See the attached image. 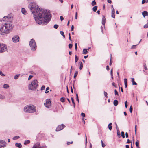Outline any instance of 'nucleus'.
<instances>
[{
	"label": "nucleus",
	"mask_w": 148,
	"mask_h": 148,
	"mask_svg": "<svg viewBox=\"0 0 148 148\" xmlns=\"http://www.w3.org/2000/svg\"><path fill=\"white\" fill-rule=\"evenodd\" d=\"M29 8L33 14L36 21L38 24L46 25L51 20V15L50 12L39 8L35 3L29 4Z\"/></svg>",
	"instance_id": "f257e3e1"
},
{
	"label": "nucleus",
	"mask_w": 148,
	"mask_h": 148,
	"mask_svg": "<svg viewBox=\"0 0 148 148\" xmlns=\"http://www.w3.org/2000/svg\"><path fill=\"white\" fill-rule=\"evenodd\" d=\"M24 110L26 112L32 113L36 112V108L34 105H27L24 107Z\"/></svg>",
	"instance_id": "f03ea898"
},
{
	"label": "nucleus",
	"mask_w": 148,
	"mask_h": 148,
	"mask_svg": "<svg viewBox=\"0 0 148 148\" xmlns=\"http://www.w3.org/2000/svg\"><path fill=\"white\" fill-rule=\"evenodd\" d=\"M38 86V82L36 79L33 81L28 86V88L29 90H35Z\"/></svg>",
	"instance_id": "7ed1b4c3"
},
{
	"label": "nucleus",
	"mask_w": 148,
	"mask_h": 148,
	"mask_svg": "<svg viewBox=\"0 0 148 148\" xmlns=\"http://www.w3.org/2000/svg\"><path fill=\"white\" fill-rule=\"evenodd\" d=\"M29 45L32 51H34L36 49L37 47L36 44L33 39H31L29 41Z\"/></svg>",
	"instance_id": "20e7f679"
},
{
	"label": "nucleus",
	"mask_w": 148,
	"mask_h": 148,
	"mask_svg": "<svg viewBox=\"0 0 148 148\" xmlns=\"http://www.w3.org/2000/svg\"><path fill=\"white\" fill-rule=\"evenodd\" d=\"M4 25L7 30L6 32L9 33L12 29L13 26L11 23H5Z\"/></svg>",
	"instance_id": "39448f33"
},
{
	"label": "nucleus",
	"mask_w": 148,
	"mask_h": 148,
	"mask_svg": "<svg viewBox=\"0 0 148 148\" xmlns=\"http://www.w3.org/2000/svg\"><path fill=\"white\" fill-rule=\"evenodd\" d=\"M7 50V45L5 44L0 43V53H3Z\"/></svg>",
	"instance_id": "423d86ee"
},
{
	"label": "nucleus",
	"mask_w": 148,
	"mask_h": 148,
	"mask_svg": "<svg viewBox=\"0 0 148 148\" xmlns=\"http://www.w3.org/2000/svg\"><path fill=\"white\" fill-rule=\"evenodd\" d=\"M7 29L6 28L5 25H3L0 28V34L4 35L8 34V32H6Z\"/></svg>",
	"instance_id": "0eeeda50"
},
{
	"label": "nucleus",
	"mask_w": 148,
	"mask_h": 148,
	"mask_svg": "<svg viewBox=\"0 0 148 148\" xmlns=\"http://www.w3.org/2000/svg\"><path fill=\"white\" fill-rule=\"evenodd\" d=\"M51 101L49 99H47L44 103L45 106L47 108H49L51 106Z\"/></svg>",
	"instance_id": "6e6552de"
},
{
	"label": "nucleus",
	"mask_w": 148,
	"mask_h": 148,
	"mask_svg": "<svg viewBox=\"0 0 148 148\" xmlns=\"http://www.w3.org/2000/svg\"><path fill=\"white\" fill-rule=\"evenodd\" d=\"M13 42L14 43H16L19 41V37L17 36H14L12 38Z\"/></svg>",
	"instance_id": "1a4fd4ad"
},
{
	"label": "nucleus",
	"mask_w": 148,
	"mask_h": 148,
	"mask_svg": "<svg viewBox=\"0 0 148 148\" xmlns=\"http://www.w3.org/2000/svg\"><path fill=\"white\" fill-rule=\"evenodd\" d=\"M46 147H41L39 142L37 143L34 145L32 148H46Z\"/></svg>",
	"instance_id": "9d476101"
},
{
	"label": "nucleus",
	"mask_w": 148,
	"mask_h": 148,
	"mask_svg": "<svg viewBox=\"0 0 148 148\" xmlns=\"http://www.w3.org/2000/svg\"><path fill=\"white\" fill-rule=\"evenodd\" d=\"M11 17L10 15H8L7 16H4L3 18V20L4 21H10L11 19Z\"/></svg>",
	"instance_id": "9b49d317"
},
{
	"label": "nucleus",
	"mask_w": 148,
	"mask_h": 148,
	"mask_svg": "<svg viewBox=\"0 0 148 148\" xmlns=\"http://www.w3.org/2000/svg\"><path fill=\"white\" fill-rule=\"evenodd\" d=\"M65 127V126L63 124H62L60 125H59L58 127H57L56 131H60L62 129H63Z\"/></svg>",
	"instance_id": "f8f14e48"
},
{
	"label": "nucleus",
	"mask_w": 148,
	"mask_h": 148,
	"mask_svg": "<svg viewBox=\"0 0 148 148\" xmlns=\"http://www.w3.org/2000/svg\"><path fill=\"white\" fill-rule=\"evenodd\" d=\"M6 143L5 141L0 140V148L2 147H4Z\"/></svg>",
	"instance_id": "ddd939ff"
},
{
	"label": "nucleus",
	"mask_w": 148,
	"mask_h": 148,
	"mask_svg": "<svg viewBox=\"0 0 148 148\" xmlns=\"http://www.w3.org/2000/svg\"><path fill=\"white\" fill-rule=\"evenodd\" d=\"M111 16L113 18H115V11L113 8V6H112V8Z\"/></svg>",
	"instance_id": "4468645a"
},
{
	"label": "nucleus",
	"mask_w": 148,
	"mask_h": 148,
	"mask_svg": "<svg viewBox=\"0 0 148 148\" xmlns=\"http://www.w3.org/2000/svg\"><path fill=\"white\" fill-rule=\"evenodd\" d=\"M21 12L24 15H26L27 14V12L26 10L24 8H22Z\"/></svg>",
	"instance_id": "2eb2a0df"
},
{
	"label": "nucleus",
	"mask_w": 148,
	"mask_h": 148,
	"mask_svg": "<svg viewBox=\"0 0 148 148\" xmlns=\"http://www.w3.org/2000/svg\"><path fill=\"white\" fill-rule=\"evenodd\" d=\"M105 20L106 18L104 16H103V18H102V24L104 25L105 24Z\"/></svg>",
	"instance_id": "dca6fc26"
},
{
	"label": "nucleus",
	"mask_w": 148,
	"mask_h": 148,
	"mask_svg": "<svg viewBox=\"0 0 148 148\" xmlns=\"http://www.w3.org/2000/svg\"><path fill=\"white\" fill-rule=\"evenodd\" d=\"M142 14L144 17L147 15V11H144L142 12Z\"/></svg>",
	"instance_id": "f3484780"
},
{
	"label": "nucleus",
	"mask_w": 148,
	"mask_h": 148,
	"mask_svg": "<svg viewBox=\"0 0 148 148\" xmlns=\"http://www.w3.org/2000/svg\"><path fill=\"white\" fill-rule=\"evenodd\" d=\"M16 146L18 147L19 148H21L22 145L20 143H16L15 144Z\"/></svg>",
	"instance_id": "a211bd4d"
},
{
	"label": "nucleus",
	"mask_w": 148,
	"mask_h": 148,
	"mask_svg": "<svg viewBox=\"0 0 148 148\" xmlns=\"http://www.w3.org/2000/svg\"><path fill=\"white\" fill-rule=\"evenodd\" d=\"M118 102L117 100L116 99L114 100L113 104L115 106H116L118 104Z\"/></svg>",
	"instance_id": "6ab92c4d"
},
{
	"label": "nucleus",
	"mask_w": 148,
	"mask_h": 148,
	"mask_svg": "<svg viewBox=\"0 0 148 148\" xmlns=\"http://www.w3.org/2000/svg\"><path fill=\"white\" fill-rule=\"evenodd\" d=\"M117 135L118 136V137L119 138H120L121 137V134L120 133L119 130V129H117Z\"/></svg>",
	"instance_id": "aec40b11"
},
{
	"label": "nucleus",
	"mask_w": 148,
	"mask_h": 148,
	"mask_svg": "<svg viewBox=\"0 0 148 148\" xmlns=\"http://www.w3.org/2000/svg\"><path fill=\"white\" fill-rule=\"evenodd\" d=\"M9 86L8 84H5L3 85V88H5V89H8L9 88Z\"/></svg>",
	"instance_id": "412c9836"
},
{
	"label": "nucleus",
	"mask_w": 148,
	"mask_h": 148,
	"mask_svg": "<svg viewBox=\"0 0 148 148\" xmlns=\"http://www.w3.org/2000/svg\"><path fill=\"white\" fill-rule=\"evenodd\" d=\"M132 82L133 85H137V84L135 82L134 79V78H132Z\"/></svg>",
	"instance_id": "4be33fe9"
},
{
	"label": "nucleus",
	"mask_w": 148,
	"mask_h": 148,
	"mask_svg": "<svg viewBox=\"0 0 148 148\" xmlns=\"http://www.w3.org/2000/svg\"><path fill=\"white\" fill-rule=\"evenodd\" d=\"M88 52L87 49H84L83 50V54H86Z\"/></svg>",
	"instance_id": "5701e85b"
},
{
	"label": "nucleus",
	"mask_w": 148,
	"mask_h": 148,
	"mask_svg": "<svg viewBox=\"0 0 148 148\" xmlns=\"http://www.w3.org/2000/svg\"><path fill=\"white\" fill-rule=\"evenodd\" d=\"M71 101H72V103L73 104V106L74 108L75 107V103L74 102V99H73V97H71Z\"/></svg>",
	"instance_id": "b1692460"
},
{
	"label": "nucleus",
	"mask_w": 148,
	"mask_h": 148,
	"mask_svg": "<svg viewBox=\"0 0 148 148\" xmlns=\"http://www.w3.org/2000/svg\"><path fill=\"white\" fill-rule=\"evenodd\" d=\"M97 8V6H94L92 8V10L94 12H95L96 11Z\"/></svg>",
	"instance_id": "393cba45"
},
{
	"label": "nucleus",
	"mask_w": 148,
	"mask_h": 148,
	"mask_svg": "<svg viewBox=\"0 0 148 148\" xmlns=\"http://www.w3.org/2000/svg\"><path fill=\"white\" fill-rule=\"evenodd\" d=\"M135 144H136V146L137 147H139V141L138 140H137L136 141V142L135 143Z\"/></svg>",
	"instance_id": "a878e982"
},
{
	"label": "nucleus",
	"mask_w": 148,
	"mask_h": 148,
	"mask_svg": "<svg viewBox=\"0 0 148 148\" xmlns=\"http://www.w3.org/2000/svg\"><path fill=\"white\" fill-rule=\"evenodd\" d=\"M20 74H18L16 75H15L14 76V79H18V77H19L20 75Z\"/></svg>",
	"instance_id": "bb28decb"
},
{
	"label": "nucleus",
	"mask_w": 148,
	"mask_h": 148,
	"mask_svg": "<svg viewBox=\"0 0 148 148\" xmlns=\"http://www.w3.org/2000/svg\"><path fill=\"white\" fill-rule=\"evenodd\" d=\"M30 141L29 140H26L24 142V144L26 145V144H29L30 143Z\"/></svg>",
	"instance_id": "cd10ccee"
},
{
	"label": "nucleus",
	"mask_w": 148,
	"mask_h": 148,
	"mask_svg": "<svg viewBox=\"0 0 148 148\" xmlns=\"http://www.w3.org/2000/svg\"><path fill=\"white\" fill-rule=\"evenodd\" d=\"M80 67H79V69L80 70H81L83 68V64L82 62H81L80 63Z\"/></svg>",
	"instance_id": "c85d7f7f"
},
{
	"label": "nucleus",
	"mask_w": 148,
	"mask_h": 148,
	"mask_svg": "<svg viewBox=\"0 0 148 148\" xmlns=\"http://www.w3.org/2000/svg\"><path fill=\"white\" fill-rule=\"evenodd\" d=\"M78 74V71H76L75 73L74 76V78H75L76 76H77Z\"/></svg>",
	"instance_id": "c756f323"
},
{
	"label": "nucleus",
	"mask_w": 148,
	"mask_h": 148,
	"mask_svg": "<svg viewBox=\"0 0 148 148\" xmlns=\"http://www.w3.org/2000/svg\"><path fill=\"white\" fill-rule=\"evenodd\" d=\"M65 99L64 97H61L60 99V101L62 102H64L65 101Z\"/></svg>",
	"instance_id": "7c9ffc66"
},
{
	"label": "nucleus",
	"mask_w": 148,
	"mask_h": 148,
	"mask_svg": "<svg viewBox=\"0 0 148 148\" xmlns=\"http://www.w3.org/2000/svg\"><path fill=\"white\" fill-rule=\"evenodd\" d=\"M20 137L19 136H14L13 138V139L14 140H16L17 139H18Z\"/></svg>",
	"instance_id": "2f4dec72"
},
{
	"label": "nucleus",
	"mask_w": 148,
	"mask_h": 148,
	"mask_svg": "<svg viewBox=\"0 0 148 148\" xmlns=\"http://www.w3.org/2000/svg\"><path fill=\"white\" fill-rule=\"evenodd\" d=\"M121 135L123 138H124L125 137L124 132L123 131H122L121 132Z\"/></svg>",
	"instance_id": "473e14b6"
},
{
	"label": "nucleus",
	"mask_w": 148,
	"mask_h": 148,
	"mask_svg": "<svg viewBox=\"0 0 148 148\" xmlns=\"http://www.w3.org/2000/svg\"><path fill=\"white\" fill-rule=\"evenodd\" d=\"M78 58L77 57V55H75V62H77V61L78 60Z\"/></svg>",
	"instance_id": "72a5a7b5"
},
{
	"label": "nucleus",
	"mask_w": 148,
	"mask_h": 148,
	"mask_svg": "<svg viewBox=\"0 0 148 148\" xmlns=\"http://www.w3.org/2000/svg\"><path fill=\"white\" fill-rule=\"evenodd\" d=\"M96 2L95 1V0H94L92 3L91 4L92 6H94L96 5Z\"/></svg>",
	"instance_id": "f704fd0d"
},
{
	"label": "nucleus",
	"mask_w": 148,
	"mask_h": 148,
	"mask_svg": "<svg viewBox=\"0 0 148 148\" xmlns=\"http://www.w3.org/2000/svg\"><path fill=\"white\" fill-rule=\"evenodd\" d=\"M60 34L63 36V37H64V38L65 37V36L63 32L62 31H60Z\"/></svg>",
	"instance_id": "c9c22d12"
},
{
	"label": "nucleus",
	"mask_w": 148,
	"mask_h": 148,
	"mask_svg": "<svg viewBox=\"0 0 148 148\" xmlns=\"http://www.w3.org/2000/svg\"><path fill=\"white\" fill-rule=\"evenodd\" d=\"M132 105L130 106V111L131 113H132Z\"/></svg>",
	"instance_id": "e433bc0d"
},
{
	"label": "nucleus",
	"mask_w": 148,
	"mask_h": 148,
	"mask_svg": "<svg viewBox=\"0 0 148 148\" xmlns=\"http://www.w3.org/2000/svg\"><path fill=\"white\" fill-rule=\"evenodd\" d=\"M49 89V87H47L46 88V91L45 92V93H47L49 92V91H48Z\"/></svg>",
	"instance_id": "4c0bfd02"
},
{
	"label": "nucleus",
	"mask_w": 148,
	"mask_h": 148,
	"mask_svg": "<svg viewBox=\"0 0 148 148\" xmlns=\"http://www.w3.org/2000/svg\"><path fill=\"white\" fill-rule=\"evenodd\" d=\"M147 21V23L144 26V27L145 28H147L148 27V21Z\"/></svg>",
	"instance_id": "58836bf2"
},
{
	"label": "nucleus",
	"mask_w": 148,
	"mask_h": 148,
	"mask_svg": "<svg viewBox=\"0 0 148 148\" xmlns=\"http://www.w3.org/2000/svg\"><path fill=\"white\" fill-rule=\"evenodd\" d=\"M108 128L109 129L110 131H111L112 130V125H108Z\"/></svg>",
	"instance_id": "ea45409f"
},
{
	"label": "nucleus",
	"mask_w": 148,
	"mask_h": 148,
	"mask_svg": "<svg viewBox=\"0 0 148 148\" xmlns=\"http://www.w3.org/2000/svg\"><path fill=\"white\" fill-rule=\"evenodd\" d=\"M114 93L115 95L119 96V94L118 93V92L116 89H115L114 90Z\"/></svg>",
	"instance_id": "a19ab883"
},
{
	"label": "nucleus",
	"mask_w": 148,
	"mask_h": 148,
	"mask_svg": "<svg viewBox=\"0 0 148 148\" xmlns=\"http://www.w3.org/2000/svg\"><path fill=\"white\" fill-rule=\"evenodd\" d=\"M58 25L57 24H55L53 26V27L56 29H57L58 28Z\"/></svg>",
	"instance_id": "79ce46f5"
},
{
	"label": "nucleus",
	"mask_w": 148,
	"mask_h": 148,
	"mask_svg": "<svg viewBox=\"0 0 148 148\" xmlns=\"http://www.w3.org/2000/svg\"><path fill=\"white\" fill-rule=\"evenodd\" d=\"M76 100L79 102V99H78V95L77 93L76 94Z\"/></svg>",
	"instance_id": "37998d69"
},
{
	"label": "nucleus",
	"mask_w": 148,
	"mask_h": 148,
	"mask_svg": "<svg viewBox=\"0 0 148 148\" xmlns=\"http://www.w3.org/2000/svg\"><path fill=\"white\" fill-rule=\"evenodd\" d=\"M5 97L1 95H0V99H3Z\"/></svg>",
	"instance_id": "c03bdc74"
},
{
	"label": "nucleus",
	"mask_w": 148,
	"mask_h": 148,
	"mask_svg": "<svg viewBox=\"0 0 148 148\" xmlns=\"http://www.w3.org/2000/svg\"><path fill=\"white\" fill-rule=\"evenodd\" d=\"M104 95L106 97H108V96H107V95H108V94L105 91H104Z\"/></svg>",
	"instance_id": "a18cd8bd"
},
{
	"label": "nucleus",
	"mask_w": 148,
	"mask_h": 148,
	"mask_svg": "<svg viewBox=\"0 0 148 148\" xmlns=\"http://www.w3.org/2000/svg\"><path fill=\"white\" fill-rule=\"evenodd\" d=\"M101 143L102 144V146L103 147H104L105 146V145L103 143L102 140L101 141Z\"/></svg>",
	"instance_id": "49530a36"
},
{
	"label": "nucleus",
	"mask_w": 148,
	"mask_h": 148,
	"mask_svg": "<svg viewBox=\"0 0 148 148\" xmlns=\"http://www.w3.org/2000/svg\"><path fill=\"white\" fill-rule=\"evenodd\" d=\"M45 88V86L42 85V86L41 87V90H44Z\"/></svg>",
	"instance_id": "de8ad7c7"
},
{
	"label": "nucleus",
	"mask_w": 148,
	"mask_h": 148,
	"mask_svg": "<svg viewBox=\"0 0 148 148\" xmlns=\"http://www.w3.org/2000/svg\"><path fill=\"white\" fill-rule=\"evenodd\" d=\"M137 45H132L131 47L132 49H135L136 48V46Z\"/></svg>",
	"instance_id": "09e8293b"
},
{
	"label": "nucleus",
	"mask_w": 148,
	"mask_h": 148,
	"mask_svg": "<svg viewBox=\"0 0 148 148\" xmlns=\"http://www.w3.org/2000/svg\"><path fill=\"white\" fill-rule=\"evenodd\" d=\"M0 75L3 76H5V75L3 73L2 71H0Z\"/></svg>",
	"instance_id": "8fccbe9b"
},
{
	"label": "nucleus",
	"mask_w": 148,
	"mask_h": 148,
	"mask_svg": "<svg viewBox=\"0 0 148 148\" xmlns=\"http://www.w3.org/2000/svg\"><path fill=\"white\" fill-rule=\"evenodd\" d=\"M72 46H73V45L72 44H69V48H70V49H71V48H72Z\"/></svg>",
	"instance_id": "3c124183"
},
{
	"label": "nucleus",
	"mask_w": 148,
	"mask_h": 148,
	"mask_svg": "<svg viewBox=\"0 0 148 148\" xmlns=\"http://www.w3.org/2000/svg\"><path fill=\"white\" fill-rule=\"evenodd\" d=\"M112 85L114 86V87H115V88H116L117 87V86L116 85V84L114 83V82H113L112 83Z\"/></svg>",
	"instance_id": "603ef678"
},
{
	"label": "nucleus",
	"mask_w": 148,
	"mask_h": 148,
	"mask_svg": "<svg viewBox=\"0 0 148 148\" xmlns=\"http://www.w3.org/2000/svg\"><path fill=\"white\" fill-rule=\"evenodd\" d=\"M73 143V141L67 142V145H70V144H72Z\"/></svg>",
	"instance_id": "864d4df0"
},
{
	"label": "nucleus",
	"mask_w": 148,
	"mask_h": 148,
	"mask_svg": "<svg viewBox=\"0 0 148 148\" xmlns=\"http://www.w3.org/2000/svg\"><path fill=\"white\" fill-rule=\"evenodd\" d=\"M81 115L83 117H84L85 116V114L83 112H82L81 114Z\"/></svg>",
	"instance_id": "5fc2aeb1"
},
{
	"label": "nucleus",
	"mask_w": 148,
	"mask_h": 148,
	"mask_svg": "<svg viewBox=\"0 0 148 148\" xmlns=\"http://www.w3.org/2000/svg\"><path fill=\"white\" fill-rule=\"evenodd\" d=\"M33 77V76L32 75H29V77H28V80H30L31 79V78Z\"/></svg>",
	"instance_id": "6e6d98bb"
},
{
	"label": "nucleus",
	"mask_w": 148,
	"mask_h": 148,
	"mask_svg": "<svg viewBox=\"0 0 148 148\" xmlns=\"http://www.w3.org/2000/svg\"><path fill=\"white\" fill-rule=\"evenodd\" d=\"M131 142V141H130L129 139H127V142H126V143H129Z\"/></svg>",
	"instance_id": "4d7b16f0"
},
{
	"label": "nucleus",
	"mask_w": 148,
	"mask_h": 148,
	"mask_svg": "<svg viewBox=\"0 0 148 148\" xmlns=\"http://www.w3.org/2000/svg\"><path fill=\"white\" fill-rule=\"evenodd\" d=\"M74 28V27L73 25H72L71 26V31H73Z\"/></svg>",
	"instance_id": "13d9d810"
},
{
	"label": "nucleus",
	"mask_w": 148,
	"mask_h": 148,
	"mask_svg": "<svg viewBox=\"0 0 148 148\" xmlns=\"http://www.w3.org/2000/svg\"><path fill=\"white\" fill-rule=\"evenodd\" d=\"M77 13L76 12L75 13V19H77Z\"/></svg>",
	"instance_id": "bf43d9fd"
},
{
	"label": "nucleus",
	"mask_w": 148,
	"mask_h": 148,
	"mask_svg": "<svg viewBox=\"0 0 148 148\" xmlns=\"http://www.w3.org/2000/svg\"><path fill=\"white\" fill-rule=\"evenodd\" d=\"M75 49L76 50L77 49V44L76 43L75 44Z\"/></svg>",
	"instance_id": "052dcab7"
},
{
	"label": "nucleus",
	"mask_w": 148,
	"mask_h": 148,
	"mask_svg": "<svg viewBox=\"0 0 148 148\" xmlns=\"http://www.w3.org/2000/svg\"><path fill=\"white\" fill-rule=\"evenodd\" d=\"M146 2V0H142V3L143 4Z\"/></svg>",
	"instance_id": "680f3d73"
},
{
	"label": "nucleus",
	"mask_w": 148,
	"mask_h": 148,
	"mask_svg": "<svg viewBox=\"0 0 148 148\" xmlns=\"http://www.w3.org/2000/svg\"><path fill=\"white\" fill-rule=\"evenodd\" d=\"M60 19L61 21H62L64 20V18L62 16H60Z\"/></svg>",
	"instance_id": "e2e57ef3"
},
{
	"label": "nucleus",
	"mask_w": 148,
	"mask_h": 148,
	"mask_svg": "<svg viewBox=\"0 0 148 148\" xmlns=\"http://www.w3.org/2000/svg\"><path fill=\"white\" fill-rule=\"evenodd\" d=\"M110 75H113V71H112V69L110 71Z\"/></svg>",
	"instance_id": "0e129e2a"
},
{
	"label": "nucleus",
	"mask_w": 148,
	"mask_h": 148,
	"mask_svg": "<svg viewBox=\"0 0 148 148\" xmlns=\"http://www.w3.org/2000/svg\"><path fill=\"white\" fill-rule=\"evenodd\" d=\"M125 136L126 138H128V134L127 132L125 133Z\"/></svg>",
	"instance_id": "69168bd1"
},
{
	"label": "nucleus",
	"mask_w": 148,
	"mask_h": 148,
	"mask_svg": "<svg viewBox=\"0 0 148 148\" xmlns=\"http://www.w3.org/2000/svg\"><path fill=\"white\" fill-rule=\"evenodd\" d=\"M106 69L107 70H109V67L108 66H107L106 67Z\"/></svg>",
	"instance_id": "338daca9"
},
{
	"label": "nucleus",
	"mask_w": 148,
	"mask_h": 148,
	"mask_svg": "<svg viewBox=\"0 0 148 148\" xmlns=\"http://www.w3.org/2000/svg\"><path fill=\"white\" fill-rule=\"evenodd\" d=\"M107 1L108 3H112V1L111 0H107Z\"/></svg>",
	"instance_id": "774afa93"
}]
</instances>
